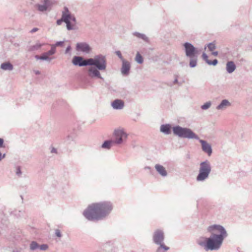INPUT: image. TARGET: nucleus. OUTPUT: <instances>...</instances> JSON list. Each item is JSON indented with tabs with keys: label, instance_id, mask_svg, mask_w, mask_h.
Masks as SVG:
<instances>
[{
	"label": "nucleus",
	"instance_id": "obj_15",
	"mask_svg": "<svg viewBox=\"0 0 252 252\" xmlns=\"http://www.w3.org/2000/svg\"><path fill=\"white\" fill-rule=\"evenodd\" d=\"M51 5V1L49 0H44V4L43 5L38 4L36 5L38 10L40 11H44L47 9V8Z\"/></svg>",
	"mask_w": 252,
	"mask_h": 252
},
{
	"label": "nucleus",
	"instance_id": "obj_31",
	"mask_svg": "<svg viewBox=\"0 0 252 252\" xmlns=\"http://www.w3.org/2000/svg\"><path fill=\"white\" fill-rule=\"evenodd\" d=\"M211 105L210 102H207L201 106L202 109H206L210 107Z\"/></svg>",
	"mask_w": 252,
	"mask_h": 252
},
{
	"label": "nucleus",
	"instance_id": "obj_23",
	"mask_svg": "<svg viewBox=\"0 0 252 252\" xmlns=\"http://www.w3.org/2000/svg\"><path fill=\"white\" fill-rule=\"evenodd\" d=\"M1 68L4 70H12L13 66L10 63H6L1 64Z\"/></svg>",
	"mask_w": 252,
	"mask_h": 252
},
{
	"label": "nucleus",
	"instance_id": "obj_9",
	"mask_svg": "<svg viewBox=\"0 0 252 252\" xmlns=\"http://www.w3.org/2000/svg\"><path fill=\"white\" fill-rule=\"evenodd\" d=\"M184 47L187 56L190 58H193L195 56L197 51L192 45L189 43H185Z\"/></svg>",
	"mask_w": 252,
	"mask_h": 252
},
{
	"label": "nucleus",
	"instance_id": "obj_27",
	"mask_svg": "<svg viewBox=\"0 0 252 252\" xmlns=\"http://www.w3.org/2000/svg\"><path fill=\"white\" fill-rule=\"evenodd\" d=\"M135 61L139 63H142L143 62L142 56L138 52L136 54Z\"/></svg>",
	"mask_w": 252,
	"mask_h": 252
},
{
	"label": "nucleus",
	"instance_id": "obj_19",
	"mask_svg": "<svg viewBox=\"0 0 252 252\" xmlns=\"http://www.w3.org/2000/svg\"><path fill=\"white\" fill-rule=\"evenodd\" d=\"M236 68V66L234 63L232 62H228L226 64V70L227 72L229 73L233 72Z\"/></svg>",
	"mask_w": 252,
	"mask_h": 252
},
{
	"label": "nucleus",
	"instance_id": "obj_14",
	"mask_svg": "<svg viewBox=\"0 0 252 252\" xmlns=\"http://www.w3.org/2000/svg\"><path fill=\"white\" fill-rule=\"evenodd\" d=\"M89 75L92 77H97L98 78H101V77L100 76L99 72L98 71V70L94 67H91L89 69Z\"/></svg>",
	"mask_w": 252,
	"mask_h": 252
},
{
	"label": "nucleus",
	"instance_id": "obj_17",
	"mask_svg": "<svg viewBox=\"0 0 252 252\" xmlns=\"http://www.w3.org/2000/svg\"><path fill=\"white\" fill-rule=\"evenodd\" d=\"M155 168L157 171L162 176H165L167 175V172L165 168L159 164H156L155 165Z\"/></svg>",
	"mask_w": 252,
	"mask_h": 252
},
{
	"label": "nucleus",
	"instance_id": "obj_13",
	"mask_svg": "<svg viewBox=\"0 0 252 252\" xmlns=\"http://www.w3.org/2000/svg\"><path fill=\"white\" fill-rule=\"evenodd\" d=\"M199 141L202 145L203 151L207 153L209 156H210L212 153V148L210 145L203 140H200Z\"/></svg>",
	"mask_w": 252,
	"mask_h": 252
},
{
	"label": "nucleus",
	"instance_id": "obj_40",
	"mask_svg": "<svg viewBox=\"0 0 252 252\" xmlns=\"http://www.w3.org/2000/svg\"><path fill=\"white\" fill-rule=\"evenodd\" d=\"M4 157V155L2 156L1 153L0 152V160H1L2 158H3Z\"/></svg>",
	"mask_w": 252,
	"mask_h": 252
},
{
	"label": "nucleus",
	"instance_id": "obj_21",
	"mask_svg": "<svg viewBox=\"0 0 252 252\" xmlns=\"http://www.w3.org/2000/svg\"><path fill=\"white\" fill-rule=\"evenodd\" d=\"M160 131L166 134H169L170 132V126L168 125H162L160 127Z\"/></svg>",
	"mask_w": 252,
	"mask_h": 252
},
{
	"label": "nucleus",
	"instance_id": "obj_30",
	"mask_svg": "<svg viewBox=\"0 0 252 252\" xmlns=\"http://www.w3.org/2000/svg\"><path fill=\"white\" fill-rule=\"evenodd\" d=\"M38 247L39 246L38 244L35 242H32L30 245L31 249L32 250L36 249V248H38Z\"/></svg>",
	"mask_w": 252,
	"mask_h": 252
},
{
	"label": "nucleus",
	"instance_id": "obj_41",
	"mask_svg": "<svg viewBox=\"0 0 252 252\" xmlns=\"http://www.w3.org/2000/svg\"><path fill=\"white\" fill-rule=\"evenodd\" d=\"M69 47L67 48L66 49V52H67L69 50Z\"/></svg>",
	"mask_w": 252,
	"mask_h": 252
},
{
	"label": "nucleus",
	"instance_id": "obj_20",
	"mask_svg": "<svg viewBox=\"0 0 252 252\" xmlns=\"http://www.w3.org/2000/svg\"><path fill=\"white\" fill-rule=\"evenodd\" d=\"M202 58L203 59L206 61V62L209 65H215L218 63L217 60L215 59L213 62H211V61L209 60L208 59V56L205 53H203L202 54Z\"/></svg>",
	"mask_w": 252,
	"mask_h": 252
},
{
	"label": "nucleus",
	"instance_id": "obj_16",
	"mask_svg": "<svg viewBox=\"0 0 252 252\" xmlns=\"http://www.w3.org/2000/svg\"><path fill=\"white\" fill-rule=\"evenodd\" d=\"M130 68V64L128 62L123 60V66L122 67V72L123 74H127Z\"/></svg>",
	"mask_w": 252,
	"mask_h": 252
},
{
	"label": "nucleus",
	"instance_id": "obj_37",
	"mask_svg": "<svg viewBox=\"0 0 252 252\" xmlns=\"http://www.w3.org/2000/svg\"><path fill=\"white\" fill-rule=\"evenodd\" d=\"M16 173L17 174H20L21 173L20 167L17 168Z\"/></svg>",
	"mask_w": 252,
	"mask_h": 252
},
{
	"label": "nucleus",
	"instance_id": "obj_5",
	"mask_svg": "<svg viewBox=\"0 0 252 252\" xmlns=\"http://www.w3.org/2000/svg\"><path fill=\"white\" fill-rule=\"evenodd\" d=\"M211 172V166L208 162H203L200 164L199 173L196 179L198 181H203L208 178Z\"/></svg>",
	"mask_w": 252,
	"mask_h": 252
},
{
	"label": "nucleus",
	"instance_id": "obj_6",
	"mask_svg": "<svg viewBox=\"0 0 252 252\" xmlns=\"http://www.w3.org/2000/svg\"><path fill=\"white\" fill-rule=\"evenodd\" d=\"M88 65L95 66L99 70H105L106 68V60L102 56L88 59Z\"/></svg>",
	"mask_w": 252,
	"mask_h": 252
},
{
	"label": "nucleus",
	"instance_id": "obj_38",
	"mask_svg": "<svg viewBox=\"0 0 252 252\" xmlns=\"http://www.w3.org/2000/svg\"><path fill=\"white\" fill-rule=\"evenodd\" d=\"M212 54L215 56H217L218 54V53L217 51H216V52L212 51Z\"/></svg>",
	"mask_w": 252,
	"mask_h": 252
},
{
	"label": "nucleus",
	"instance_id": "obj_34",
	"mask_svg": "<svg viewBox=\"0 0 252 252\" xmlns=\"http://www.w3.org/2000/svg\"><path fill=\"white\" fill-rule=\"evenodd\" d=\"M56 235L58 237H61V234L60 231L59 229H57L56 230Z\"/></svg>",
	"mask_w": 252,
	"mask_h": 252
},
{
	"label": "nucleus",
	"instance_id": "obj_7",
	"mask_svg": "<svg viewBox=\"0 0 252 252\" xmlns=\"http://www.w3.org/2000/svg\"><path fill=\"white\" fill-rule=\"evenodd\" d=\"M115 143L120 144L126 141L127 134L125 132L123 129L119 128L115 129L114 132Z\"/></svg>",
	"mask_w": 252,
	"mask_h": 252
},
{
	"label": "nucleus",
	"instance_id": "obj_35",
	"mask_svg": "<svg viewBox=\"0 0 252 252\" xmlns=\"http://www.w3.org/2000/svg\"><path fill=\"white\" fill-rule=\"evenodd\" d=\"M116 54L119 57V58L120 59H121L122 60H123V58H122V55H121V53L120 52V51H117L116 52Z\"/></svg>",
	"mask_w": 252,
	"mask_h": 252
},
{
	"label": "nucleus",
	"instance_id": "obj_4",
	"mask_svg": "<svg viewBox=\"0 0 252 252\" xmlns=\"http://www.w3.org/2000/svg\"><path fill=\"white\" fill-rule=\"evenodd\" d=\"M173 130L175 135H178L180 137L198 139L197 136L189 128H183L179 126H177L173 127Z\"/></svg>",
	"mask_w": 252,
	"mask_h": 252
},
{
	"label": "nucleus",
	"instance_id": "obj_1",
	"mask_svg": "<svg viewBox=\"0 0 252 252\" xmlns=\"http://www.w3.org/2000/svg\"><path fill=\"white\" fill-rule=\"evenodd\" d=\"M208 231L212 234L208 238H201L198 244L204 247L206 251L213 250L220 248L227 233L223 227L220 225H213L208 228Z\"/></svg>",
	"mask_w": 252,
	"mask_h": 252
},
{
	"label": "nucleus",
	"instance_id": "obj_28",
	"mask_svg": "<svg viewBox=\"0 0 252 252\" xmlns=\"http://www.w3.org/2000/svg\"><path fill=\"white\" fill-rule=\"evenodd\" d=\"M208 47L210 51H213L216 49V45L214 43H211L208 45Z\"/></svg>",
	"mask_w": 252,
	"mask_h": 252
},
{
	"label": "nucleus",
	"instance_id": "obj_29",
	"mask_svg": "<svg viewBox=\"0 0 252 252\" xmlns=\"http://www.w3.org/2000/svg\"><path fill=\"white\" fill-rule=\"evenodd\" d=\"M196 65V59H191L189 62V65L191 67L195 66Z\"/></svg>",
	"mask_w": 252,
	"mask_h": 252
},
{
	"label": "nucleus",
	"instance_id": "obj_18",
	"mask_svg": "<svg viewBox=\"0 0 252 252\" xmlns=\"http://www.w3.org/2000/svg\"><path fill=\"white\" fill-rule=\"evenodd\" d=\"M113 107L115 109H121L124 106V102L121 100H115L112 103Z\"/></svg>",
	"mask_w": 252,
	"mask_h": 252
},
{
	"label": "nucleus",
	"instance_id": "obj_12",
	"mask_svg": "<svg viewBox=\"0 0 252 252\" xmlns=\"http://www.w3.org/2000/svg\"><path fill=\"white\" fill-rule=\"evenodd\" d=\"M72 62L75 65H78L79 66H84L88 65V59L83 60V58L81 57H75L73 58Z\"/></svg>",
	"mask_w": 252,
	"mask_h": 252
},
{
	"label": "nucleus",
	"instance_id": "obj_10",
	"mask_svg": "<svg viewBox=\"0 0 252 252\" xmlns=\"http://www.w3.org/2000/svg\"><path fill=\"white\" fill-rule=\"evenodd\" d=\"M153 240L155 243L161 245L164 240V234L160 230H157L154 234Z\"/></svg>",
	"mask_w": 252,
	"mask_h": 252
},
{
	"label": "nucleus",
	"instance_id": "obj_22",
	"mask_svg": "<svg viewBox=\"0 0 252 252\" xmlns=\"http://www.w3.org/2000/svg\"><path fill=\"white\" fill-rule=\"evenodd\" d=\"M115 143L114 141H106L102 145L103 148L110 149L112 145Z\"/></svg>",
	"mask_w": 252,
	"mask_h": 252
},
{
	"label": "nucleus",
	"instance_id": "obj_36",
	"mask_svg": "<svg viewBox=\"0 0 252 252\" xmlns=\"http://www.w3.org/2000/svg\"><path fill=\"white\" fill-rule=\"evenodd\" d=\"M3 143V140L1 138H0V147H2Z\"/></svg>",
	"mask_w": 252,
	"mask_h": 252
},
{
	"label": "nucleus",
	"instance_id": "obj_33",
	"mask_svg": "<svg viewBox=\"0 0 252 252\" xmlns=\"http://www.w3.org/2000/svg\"><path fill=\"white\" fill-rule=\"evenodd\" d=\"M48 248V246L45 244L42 245L40 246V249L41 250H46Z\"/></svg>",
	"mask_w": 252,
	"mask_h": 252
},
{
	"label": "nucleus",
	"instance_id": "obj_26",
	"mask_svg": "<svg viewBox=\"0 0 252 252\" xmlns=\"http://www.w3.org/2000/svg\"><path fill=\"white\" fill-rule=\"evenodd\" d=\"M42 45L39 43H36L35 45L30 47L29 51H32L38 50L41 47Z\"/></svg>",
	"mask_w": 252,
	"mask_h": 252
},
{
	"label": "nucleus",
	"instance_id": "obj_32",
	"mask_svg": "<svg viewBox=\"0 0 252 252\" xmlns=\"http://www.w3.org/2000/svg\"><path fill=\"white\" fill-rule=\"evenodd\" d=\"M135 35L137 36V37H138L139 38H141L144 40H145L146 38H147V37H146V36L145 35H143V34H140L139 33H135Z\"/></svg>",
	"mask_w": 252,
	"mask_h": 252
},
{
	"label": "nucleus",
	"instance_id": "obj_8",
	"mask_svg": "<svg viewBox=\"0 0 252 252\" xmlns=\"http://www.w3.org/2000/svg\"><path fill=\"white\" fill-rule=\"evenodd\" d=\"M63 42H58L55 45H53L52 46V48L50 51H49L48 53L43 55L42 56L39 57L37 55L35 56V58L37 60L41 59V60H49V56L52 55L55 53V48L56 46L62 45L63 44Z\"/></svg>",
	"mask_w": 252,
	"mask_h": 252
},
{
	"label": "nucleus",
	"instance_id": "obj_3",
	"mask_svg": "<svg viewBox=\"0 0 252 252\" xmlns=\"http://www.w3.org/2000/svg\"><path fill=\"white\" fill-rule=\"evenodd\" d=\"M63 21H64L66 24L67 29L68 30L73 29L74 25H75V18L70 14L69 11L66 7H64V8L62 19L58 20L57 23L58 25H60Z\"/></svg>",
	"mask_w": 252,
	"mask_h": 252
},
{
	"label": "nucleus",
	"instance_id": "obj_24",
	"mask_svg": "<svg viewBox=\"0 0 252 252\" xmlns=\"http://www.w3.org/2000/svg\"><path fill=\"white\" fill-rule=\"evenodd\" d=\"M229 105L230 103L227 100L224 99L222 101L221 103L219 106H218L217 109H220L224 108L225 106Z\"/></svg>",
	"mask_w": 252,
	"mask_h": 252
},
{
	"label": "nucleus",
	"instance_id": "obj_2",
	"mask_svg": "<svg viewBox=\"0 0 252 252\" xmlns=\"http://www.w3.org/2000/svg\"><path fill=\"white\" fill-rule=\"evenodd\" d=\"M112 209L109 202L94 203L84 211L83 214L89 220H99L107 215Z\"/></svg>",
	"mask_w": 252,
	"mask_h": 252
},
{
	"label": "nucleus",
	"instance_id": "obj_39",
	"mask_svg": "<svg viewBox=\"0 0 252 252\" xmlns=\"http://www.w3.org/2000/svg\"><path fill=\"white\" fill-rule=\"evenodd\" d=\"M38 30V29L37 28H34L33 29L32 31H31V32H35L36 31H37Z\"/></svg>",
	"mask_w": 252,
	"mask_h": 252
},
{
	"label": "nucleus",
	"instance_id": "obj_11",
	"mask_svg": "<svg viewBox=\"0 0 252 252\" xmlns=\"http://www.w3.org/2000/svg\"><path fill=\"white\" fill-rule=\"evenodd\" d=\"M76 50L78 51L89 53L91 51V48L89 45L86 43H79L77 44Z\"/></svg>",
	"mask_w": 252,
	"mask_h": 252
},
{
	"label": "nucleus",
	"instance_id": "obj_25",
	"mask_svg": "<svg viewBox=\"0 0 252 252\" xmlns=\"http://www.w3.org/2000/svg\"><path fill=\"white\" fill-rule=\"evenodd\" d=\"M169 250V248L164 244H161L160 247L157 250V252H165V251Z\"/></svg>",
	"mask_w": 252,
	"mask_h": 252
}]
</instances>
